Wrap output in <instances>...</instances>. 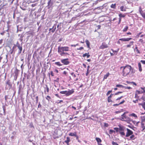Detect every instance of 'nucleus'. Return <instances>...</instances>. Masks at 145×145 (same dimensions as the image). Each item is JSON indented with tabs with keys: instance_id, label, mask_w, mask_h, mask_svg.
<instances>
[{
	"instance_id": "f257e3e1",
	"label": "nucleus",
	"mask_w": 145,
	"mask_h": 145,
	"mask_svg": "<svg viewBox=\"0 0 145 145\" xmlns=\"http://www.w3.org/2000/svg\"><path fill=\"white\" fill-rule=\"evenodd\" d=\"M123 68L122 74V75L125 77L130 74V72L131 69V67L129 65H126L124 66H121L120 67V69Z\"/></svg>"
},
{
	"instance_id": "f03ea898",
	"label": "nucleus",
	"mask_w": 145,
	"mask_h": 145,
	"mask_svg": "<svg viewBox=\"0 0 145 145\" xmlns=\"http://www.w3.org/2000/svg\"><path fill=\"white\" fill-rule=\"evenodd\" d=\"M69 48L67 46H59L58 47L57 52L58 53L65 52H67L69 50Z\"/></svg>"
},
{
	"instance_id": "7ed1b4c3",
	"label": "nucleus",
	"mask_w": 145,
	"mask_h": 145,
	"mask_svg": "<svg viewBox=\"0 0 145 145\" xmlns=\"http://www.w3.org/2000/svg\"><path fill=\"white\" fill-rule=\"evenodd\" d=\"M74 92L73 89H72L71 90H69L68 91H61L60 93L61 94H65L67 96H69L71 94L73 93Z\"/></svg>"
},
{
	"instance_id": "20e7f679",
	"label": "nucleus",
	"mask_w": 145,
	"mask_h": 145,
	"mask_svg": "<svg viewBox=\"0 0 145 145\" xmlns=\"http://www.w3.org/2000/svg\"><path fill=\"white\" fill-rule=\"evenodd\" d=\"M16 46L19 49L18 54L19 55L21 53L22 51V45H20L18 42H17L16 44Z\"/></svg>"
},
{
	"instance_id": "39448f33",
	"label": "nucleus",
	"mask_w": 145,
	"mask_h": 145,
	"mask_svg": "<svg viewBox=\"0 0 145 145\" xmlns=\"http://www.w3.org/2000/svg\"><path fill=\"white\" fill-rule=\"evenodd\" d=\"M119 128L117 127H115L114 128V129L117 132H119V131H123L124 129V128L123 126L119 125Z\"/></svg>"
},
{
	"instance_id": "423d86ee",
	"label": "nucleus",
	"mask_w": 145,
	"mask_h": 145,
	"mask_svg": "<svg viewBox=\"0 0 145 145\" xmlns=\"http://www.w3.org/2000/svg\"><path fill=\"white\" fill-rule=\"evenodd\" d=\"M68 60V58L62 59L61 60V62L65 65H68L70 63Z\"/></svg>"
},
{
	"instance_id": "0eeeda50",
	"label": "nucleus",
	"mask_w": 145,
	"mask_h": 145,
	"mask_svg": "<svg viewBox=\"0 0 145 145\" xmlns=\"http://www.w3.org/2000/svg\"><path fill=\"white\" fill-rule=\"evenodd\" d=\"M127 132L125 136L127 137H129L131 135H132L133 133V132L132 131L128 128L127 129Z\"/></svg>"
},
{
	"instance_id": "6e6552de",
	"label": "nucleus",
	"mask_w": 145,
	"mask_h": 145,
	"mask_svg": "<svg viewBox=\"0 0 145 145\" xmlns=\"http://www.w3.org/2000/svg\"><path fill=\"white\" fill-rule=\"evenodd\" d=\"M53 0H49L48 1L47 5L48 8L49 9L52 7L53 4Z\"/></svg>"
},
{
	"instance_id": "1a4fd4ad",
	"label": "nucleus",
	"mask_w": 145,
	"mask_h": 145,
	"mask_svg": "<svg viewBox=\"0 0 145 145\" xmlns=\"http://www.w3.org/2000/svg\"><path fill=\"white\" fill-rule=\"evenodd\" d=\"M61 56L67 57V56H69L70 54L67 52L58 53Z\"/></svg>"
},
{
	"instance_id": "9d476101",
	"label": "nucleus",
	"mask_w": 145,
	"mask_h": 145,
	"mask_svg": "<svg viewBox=\"0 0 145 145\" xmlns=\"http://www.w3.org/2000/svg\"><path fill=\"white\" fill-rule=\"evenodd\" d=\"M107 47V45L105 43H103L102 44V45L100 46L101 48L102 49H103L105 48H106Z\"/></svg>"
},
{
	"instance_id": "9b49d317",
	"label": "nucleus",
	"mask_w": 145,
	"mask_h": 145,
	"mask_svg": "<svg viewBox=\"0 0 145 145\" xmlns=\"http://www.w3.org/2000/svg\"><path fill=\"white\" fill-rule=\"evenodd\" d=\"M70 141V138L69 137H67V139L65 141V142L66 143L67 145H69V142Z\"/></svg>"
},
{
	"instance_id": "f8f14e48",
	"label": "nucleus",
	"mask_w": 145,
	"mask_h": 145,
	"mask_svg": "<svg viewBox=\"0 0 145 145\" xmlns=\"http://www.w3.org/2000/svg\"><path fill=\"white\" fill-rule=\"evenodd\" d=\"M85 42L86 43L88 48L90 49V43L89 41H88V40H86L85 41Z\"/></svg>"
},
{
	"instance_id": "ddd939ff",
	"label": "nucleus",
	"mask_w": 145,
	"mask_h": 145,
	"mask_svg": "<svg viewBox=\"0 0 145 145\" xmlns=\"http://www.w3.org/2000/svg\"><path fill=\"white\" fill-rule=\"evenodd\" d=\"M128 113V112H125L123 114H122L121 115V118H122L121 119L123 120V119H124V118L125 119H126L127 118V117L125 116V114L126 113Z\"/></svg>"
},
{
	"instance_id": "4468645a",
	"label": "nucleus",
	"mask_w": 145,
	"mask_h": 145,
	"mask_svg": "<svg viewBox=\"0 0 145 145\" xmlns=\"http://www.w3.org/2000/svg\"><path fill=\"white\" fill-rule=\"evenodd\" d=\"M138 65L139 70L140 72H141L142 71V69L141 65V64L140 63H138Z\"/></svg>"
},
{
	"instance_id": "2eb2a0df",
	"label": "nucleus",
	"mask_w": 145,
	"mask_h": 145,
	"mask_svg": "<svg viewBox=\"0 0 145 145\" xmlns=\"http://www.w3.org/2000/svg\"><path fill=\"white\" fill-rule=\"evenodd\" d=\"M89 52H88V53H86L85 54H84L82 56L83 57H85L87 56V58H88L90 56V55H89Z\"/></svg>"
},
{
	"instance_id": "dca6fc26",
	"label": "nucleus",
	"mask_w": 145,
	"mask_h": 145,
	"mask_svg": "<svg viewBox=\"0 0 145 145\" xmlns=\"http://www.w3.org/2000/svg\"><path fill=\"white\" fill-rule=\"evenodd\" d=\"M76 134V132H74V133H71L69 134V135L71 136H74Z\"/></svg>"
},
{
	"instance_id": "f3484780",
	"label": "nucleus",
	"mask_w": 145,
	"mask_h": 145,
	"mask_svg": "<svg viewBox=\"0 0 145 145\" xmlns=\"http://www.w3.org/2000/svg\"><path fill=\"white\" fill-rule=\"evenodd\" d=\"M52 28L53 29L51 31V32L53 33L55 31L56 29V24H54V26H53Z\"/></svg>"
},
{
	"instance_id": "a211bd4d",
	"label": "nucleus",
	"mask_w": 145,
	"mask_h": 145,
	"mask_svg": "<svg viewBox=\"0 0 145 145\" xmlns=\"http://www.w3.org/2000/svg\"><path fill=\"white\" fill-rule=\"evenodd\" d=\"M6 84L8 85L10 87H11L12 86V84L10 82V80H9L7 81L6 82Z\"/></svg>"
},
{
	"instance_id": "6ab92c4d",
	"label": "nucleus",
	"mask_w": 145,
	"mask_h": 145,
	"mask_svg": "<svg viewBox=\"0 0 145 145\" xmlns=\"http://www.w3.org/2000/svg\"><path fill=\"white\" fill-rule=\"evenodd\" d=\"M95 139L98 144H99V143L101 142L102 141L101 139L97 137Z\"/></svg>"
},
{
	"instance_id": "aec40b11",
	"label": "nucleus",
	"mask_w": 145,
	"mask_h": 145,
	"mask_svg": "<svg viewBox=\"0 0 145 145\" xmlns=\"http://www.w3.org/2000/svg\"><path fill=\"white\" fill-rule=\"evenodd\" d=\"M62 24V23H60L59 24L57 25V28L59 30H61V24Z\"/></svg>"
},
{
	"instance_id": "412c9836",
	"label": "nucleus",
	"mask_w": 145,
	"mask_h": 145,
	"mask_svg": "<svg viewBox=\"0 0 145 145\" xmlns=\"http://www.w3.org/2000/svg\"><path fill=\"white\" fill-rule=\"evenodd\" d=\"M109 73H107L106 75H105L104 76L103 80H104L105 79H106L107 78V77L109 76Z\"/></svg>"
},
{
	"instance_id": "4be33fe9",
	"label": "nucleus",
	"mask_w": 145,
	"mask_h": 145,
	"mask_svg": "<svg viewBox=\"0 0 145 145\" xmlns=\"http://www.w3.org/2000/svg\"><path fill=\"white\" fill-rule=\"evenodd\" d=\"M131 72H130V74H134L135 73V69H134V68H132L131 67Z\"/></svg>"
},
{
	"instance_id": "5701e85b",
	"label": "nucleus",
	"mask_w": 145,
	"mask_h": 145,
	"mask_svg": "<svg viewBox=\"0 0 145 145\" xmlns=\"http://www.w3.org/2000/svg\"><path fill=\"white\" fill-rule=\"evenodd\" d=\"M134 42L133 41H131L129 43V44H128L127 45V48H129L130 47L131 45L132 44H133V43Z\"/></svg>"
},
{
	"instance_id": "b1692460",
	"label": "nucleus",
	"mask_w": 145,
	"mask_h": 145,
	"mask_svg": "<svg viewBox=\"0 0 145 145\" xmlns=\"http://www.w3.org/2000/svg\"><path fill=\"white\" fill-rule=\"evenodd\" d=\"M120 9L122 11H125L126 10L125 9H124V6H121L120 7Z\"/></svg>"
},
{
	"instance_id": "393cba45",
	"label": "nucleus",
	"mask_w": 145,
	"mask_h": 145,
	"mask_svg": "<svg viewBox=\"0 0 145 145\" xmlns=\"http://www.w3.org/2000/svg\"><path fill=\"white\" fill-rule=\"evenodd\" d=\"M110 7L112 8H116V4H112L110 6Z\"/></svg>"
},
{
	"instance_id": "a878e982",
	"label": "nucleus",
	"mask_w": 145,
	"mask_h": 145,
	"mask_svg": "<svg viewBox=\"0 0 145 145\" xmlns=\"http://www.w3.org/2000/svg\"><path fill=\"white\" fill-rule=\"evenodd\" d=\"M129 116H133L134 117L136 118H137V116L135 114H134V113H133L131 114H130L129 115Z\"/></svg>"
},
{
	"instance_id": "bb28decb",
	"label": "nucleus",
	"mask_w": 145,
	"mask_h": 145,
	"mask_svg": "<svg viewBox=\"0 0 145 145\" xmlns=\"http://www.w3.org/2000/svg\"><path fill=\"white\" fill-rule=\"evenodd\" d=\"M116 86L117 87H119L120 88H124V86H123L121 84H117L116 85Z\"/></svg>"
},
{
	"instance_id": "cd10ccee",
	"label": "nucleus",
	"mask_w": 145,
	"mask_h": 145,
	"mask_svg": "<svg viewBox=\"0 0 145 145\" xmlns=\"http://www.w3.org/2000/svg\"><path fill=\"white\" fill-rule=\"evenodd\" d=\"M86 2L84 3L83 4H87L90 3L91 1V0H86Z\"/></svg>"
},
{
	"instance_id": "c85d7f7f",
	"label": "nucleus",
	"mask_w": 145,
	"mask_h": 145,
	"mask_svg": "<svg viewBox=\"0 0 145 145\" xmlns=\"http://www.w3.org/2000/svg\"><path fill=\"white\" fill-rule=\"evenodd\" d=\"M141 122H143L145 121V116L141 117Z\"/></svg>"
},
{
	"instance_id": "c756f323",
	"label": "nucleus",
	"mask_w": 145,
	"mask_h": 145,
	"mask_svg": "<svg viewBox=\"0 0 145 145\" xmlns=\"http://www.w3.org/2000/svg\"><path fill=\"white\" fill-rule=\"evenodd\" d=\"M2 108L3 109V113H4V115H5V110H6V108H5V106L4 105H3V106H2Z\"/></svg>"
},
{
	"instance_id": "7c9ffc66",
	"label": "nucleus",
	"mask_w": 145,
	"mask_h": 145,
	"mask_svg": "<svg viewBox=\"0 0 145 145\" xmlns=\"http://www.w3.org/2000/svg\"><path fill=\"white\" fill-rule=\"evenodd\" d=\"M55 64L57 65H58L59 66H61L62 65V64H61L59 62H55Z\"/></svg>"
},
{
	"instance_id": "2f4dec72",
	"label": "nucleus",
	"mask_w": 145,
	"mask_h": 145,
	"mask_svg": "<svg viewBox=\"0 0 145 145\" xmlns=\"http://www.w3.org/2000/svg\"><path fill=\"white\" fill-rule=\"evenodd\" d=\"M128 28V27L127 26H126L123 29V32H125L127 31Z\"/></svg>"
},
{
	"instance_id": "473e14b6",
	"label": "nucleus",
	"mask_w": 145,
	"mask_h": 145,
	"mask_svg": "<svg viewBox=\"0 0 145 145\" xmlns=\"http://www.w3.org/2000/svg\"><path fill=\"white\" fill-rule=\"evenodd\" d=\"M22 85H20L19 86V90H18L19 93L21 91L22 89Z\"/></svg>"
},
{
	"instance_id": "72a5a7b5",
	"label": "nucleus",
	"mask_w": 145,
	"mask_h": 145,
	"mask_svg": "<svg viewBox=\"0 0 145 145\" xmlns=\"http://www.w3.org/2000/svg\"><path fill=\"white\" fill-rule=\"evenodd\" d=\"M132 39V38H125V41H128Z\"/></svg>"
},
{
	"instance_id": "f704fd0d",
	"label": "nucleus",
	"mask_w": 145,
	"mask_h": 145,
	"mask_svg": "<svg viewBox=\"0 0 145 145\" xmlns=\"http://www.w3.org/2000/svg\"><path fill=\"white\" fill-rule=\"evenodd\" d=\"M46 99L49 101L51 99V98L49 96L47 95L46 97Z\"/></svg>"
},
{
	"instance_id": "c9c22d12",
	"label": "nucleus",
	"mask_w": 145,
	"mask_h": 145,
	"mask_svg": "<svg viewBox=\"0 0 145 145\" xmlns=\"http://www.w3.org/2000/svg\"><path fill=\"white\" fill-rule=\"evenodd\" d=\"M119 18H121V17H124L125 16L124 15L120 13L119 14Z\"/></svg>"
},
{
	"instance_id": "e433bc0d",
	"label": "nucleus",
	"mask_w": 145,
	"mask_h": 145,
	"mask_svg": "<svg viewBox=\"0 0 145 145\" xmlns=\"http://www.w3.org/2000/svg\"><path fill=\"white\" fill-rule=\"evenodd\" d=\"M5 100L7 101L8 99H10V97H9V96L8 95H5Z\"/></svg>"
},
{
	"instance_id": "4c0bfd02",
	"label": "nucleus",
	"mask_w": 145,
	"mask_h": 145,
	"mask_svg": "<svg viewBox=\"0 0 145 145\" xmlns=\"http://www.w3.org/2000/svg\"><path fill=\"white\" fill-rule=\"evenodd\" d=\"M141 15L142 16V17L145 18V14L143 12H142L141 13H140Z\"/></svg>"
},
{
	"instance_id": "58836bf2",
	"label": "nucleus",
	"mask_w": 145,
	"mask_h": 145,
	"mask_svg": "<svg viewBox=\"0 0 145 145\" xmlns=\"http://www.w3.org/2000/svg\"><path fill=\"white\" fill-rule=\"evenodd\" d=\"M112 90L108 91L106 94V95L107 96H108L110 94V93L112 92Z\"/></svg>"
},
{
	"instance_id": "ea45409f",
	"label": "nucleus",
	"mask_w": 145,
	"mask_h": 145,
	"mask_svg": "<svg viewBox=\"0 0 145 145\" xmlns=\"http://www.w3.org/2000/svg\"><path fill=\"white\" fill-rule=\"evenodd\" d=\"M45 88L46 89V90L47 92L48 93L49 91V88L47 85H46Z\"/></svg>"
},
{
	"instance_id": "a19ab883",
	"label": "nucleus",
	"mask_w": 145,
	"mask_h": 145,
	"mask_svg": "<svg viewBox=\"0 0 145 145\" xmlns=\"http://www.w3.org/2000/svg\"><path fill=\"white\" fill-rule=\"evenodd\" d=\"M107 101H108V103H110V102H112V100L111 99V98H110L108 97Z\"/></svg>"
},
{
	"instance_id": "79ce46f5",
	"label": "nucleus",
	"mask_w": 145,
	"mask_h": 145,
	"mask_svg": "<svg viewBox=\"0 0 145 145\" xmlns=\"http://www.w3.org/2000/svg\"><path fill=\"white\" fill-rule=\"evenodd\" d=\"M119 132L120 133V134L124 136L125 135V133L123 131H119Z\"/></svg>"
},
{
	"instance_id": "37998d69",
	"label": "nucleus",
	"mask_w": 145,
	"mask_h": 145,
	"mask_svg": "<svg viewBox=\"0 0 145 145\" xmlns=\"http://www.w3.org/2000/svg\"><path fill=\"white\" fill-rule=\"evenodd\" d=\"M115 131H114V130H113L112 129H110V130H109V133L110 134H112L113 132H115Z\"/></svg>"
},
{
	"instance_id": "c03bdc74",
	"label": "nucleus",
	"mask_w": 145,
	"mask_h": 145,
	"mask_svg": "<svg viewBox=\"0 0 145 145\" xmlns=\"http://www.w3.org/2000/svg\"><path fill=\"white\" fill-rule=\"evenodd\" d=\"M136 93H137L138 94H140L143 93V92L142 91H140L137 90Z\"/></svg>"
},
{
	"instance_id": "a18cd8bd",
	"label": "nucleus",
	"mask_w": 145,
	"mask_h": 145,
	"mask_svg": "<svg viewBox=\"0 0 145 145\" xmlns=\"http://www.w3.org/2000/svg\"><path fill=\"white\" fill-rule=\"evenodd\" d=\"M135 135H131L130 137V139H134Z\"/></svg>"
},
{
	"instance_id": "49530a36",
	"label": "nucleus",
	"mask_w": 145,
	"mask_h": 145,
	"mask_svg": "<svg viewBox=\"0 0 145 145\" xmlns=\"http://www.w3.org/2000/svg\"><path fill=\"white\" fill-rule=\"evenodd\" d=\"M139 11L140 13H141L142 12H143L142 10V8L141 7H139Z\"/></svg>"
},
{
	"instance_id": "de8ad7c7",
	"label": "nucleus",
	"mask_w": 145,
	"mask_h": 145,
	"mask_svg": "<svg viewBox=\"0 0 145 145\" xmlns=\"http://www.w3.org/2000/svg\"><path fill=\"white\" fill-rule=\"evenodd\" d=\"M112 145H119L116 142H115L113 141H112Z\"/></svg>"
},
{
	"instance_id": "09e8293b",
	"label": "nucleus",
	"mask_w": 145,
	"mask_h": 145,
	"mask_svg": "<svg viewBox=\"0 0 145 145\" xmlns=\"http://www.w3.org/2000/svg\"><path fill=\"white\" fill-rule=\"evenodd\" d=\"M140 99L143 100L144 101H145V97L144 96V95H143L142 97L140 98Z\"/></svg>"
},
{
	"instance_id": "8fccbe9b",
	"label": "nucleus",
	"mask_w": 145,
	"mask_h": 145,
	"mask_svg": "<svg viewBox=\"0 0 145 145\" xmlns=\"http://www.w3.org/2000/svg\"><path fill=\"white\" fill-rule=\"evenodd\" d=\"M37 3H33L32 4L31 6L33 7H35V6H37Z\"/></svg>"
},
{
	"instance_id": "3c124183",
	"label": "nucleus",
	"mask_w": 145,
	"mask_h": 145,
	"mask_svg": "<svg viewBox=\"0 0 145 145\" xmlns=\"http://www.w3.org/2000/svg\"><path fill=\"white\" fill-rule=\"evenodd\" d=\"M123 96H121L120 97H119L118 98H117L116 99V101H118V100H119L120 99H121L122 98H123Z\"/></svg>"
},
{
	"instance_id": "603ef678",
	"label": "nucleus",
	"mask_w": 145,
	"mask_h": 145,
	"mask_svg": "<svg viewBox=\"0 0 145 145\" xmlns=\"http://www.w3.org/2000/svg\"><path fill=\"white\" fill-rule=\"evenodd\" d=\"M119 40L125 41V38H123L120 39H119Z\"/></svg>"
},
{
	"instance_id": "864d4df0",
	"label": "nucleus",
	"mask_w": 145,
	"mask_h": 145,
	"mask_svg": "<svg viewBox=\"0 0 145 145\" xmlns=\"http://www.w3.org/2000/svg\"><path fill=\"white\" fill-rule=\"evenodd\" d=\"M124 88H125V89H130L132 88L130 87H124Z\"/></svg>"
},
{
	"instance_id": "5fc2aeb1",
	"label": "nucleus",
	"mask_w": 145,
	"mask_h": 145,
	"mask_svg": "<svg viewBox=\"0 0 145 145\" xmlns=\"http://www.w3.org/2000/svg\"><path fill=\"white\" fill-rule=\"evenodd\" d=\"M140 105L145 106V102H144L143 103L139 104Z\"/></svg>"
},
{
	"instance_id": "6e6d98bb",
	"label": "nucleus",
	"mask_w": 145,
	"mask_h": 145,
	"mask_svg": "<svg viewBox=\"0 0 145 145\" xmlns=\"http://www.w3.org/2000/svg\"><path fill=\"white\" fill-rule=\"evenodd\" d=\"M89 70L88 69H87L86 73V75L87 76L89 74Z\"/></svg>"
},
{
	"instance_id": "4d7b16f0",
	"label": "nucleus",
	"mask_w": 145,
	"mask_h": 145,
	"mask_svg": "<svg viewBox=\"0 0 145 145\" xmlns=\"http://www.w3.org/2000/svg\"><path fill=\"white\" fill-rule=\"evenodd\" d=\"M118 50H119V49H118V50H117V51H116V50H114L112 49H111V50H112V51H113V52H114V54H115V53H117V52L118 51Z\"/></svg>"
},
{
	"instance_id": "13d9d810",
	"label": "nucleus",
	"mask_w": 145,
	"mask_h": 145,
	"mask_svg": "<svg viewBox=\"0 0 145 145\" xmlns=\"http://www.w3.org/2000/svg\"><path fill=\"white\" fill-rule=\"evenodd\" d=\"M140 62L144 64H145V60H141L140 61Z\"/></svg>"
},
{
	"instance_id": "bf43d9fd",
	"label": "nucleus",
	"mask_w": 145,
	"mask_h": 145,
	"mask_svg": "<svg viewBox=\"0 0 145 145\" xmlns=\"http://www.w3.org/2000/svg\"><path fill=\"white\" fill-rule=\"evenodd\" d=\"M125 102V101L124 100H123L122 101H121V102H120L119 104L120 105L123 104Z\"/></svg>"
},
{
	"instance_id": "052dcab7",
	"label": "nucleus",
	"mask_w": 145,
	"mask_h": 145,
	"mask_svg": "<svg viewBox=\"0 0 145 145\" xmlns=\"http://www.w3.org/2000/svg\"><path fill=\"white\" fill-rule=\"evenodd\" d=\"M141 127H142V128H143L144 127V123H143V122H141Z\"/></svg>"
},
{
	"instance_id": "680f3d73",
	"label": "nucleus",
	"mask_w": 145,
	"mask_h": 145,
	"mask_svg": "<svg viewBox=\"0 0 145 145\" xmlns=\"http://www.w3.org/2000/svg\"><path fill=\"white\" fill-rule=\"evenodd\" d=\"M36 103H37L38 102V96H37L36 97Z\"/></svg>"
},
{
	"instance_id": "e2e57ef3",
	"label": "nucleus",
	"mask_w": 145,
	"mask_h": 145,
	"mask_svg": "<svg viewBox=\"0 0 145 145\" xmlns=\"http://www.w3.org/2000/svg\"><path fill=\"white\" fill-rule=\"evenodd\" d=\"M16 47V44H14V46H13L12 48V50H14Z\"/></svg>"
},
{
	"instance_id": "0e129e2a",
	"label": "nucleus",
	"mask_w": 145,
	"mask_h": 145,
	"mask_svg": "<svg viewBox=\"0 0 145 145\" xmlns=\"http://www.w3.org/2000/svg\"><path fill=\"white\" fill-rule=\"evenodd\" d=\"M84 49V48L83 47H81L79 48H77V50H81L82 49Z\"/></svg>"
},
{
	"instance_id": "69168bd1",
	"label": "nucleus",
	"mask_w": 145,
	"mask_h": 145,
	"mask_svg": "<svg viewBox=\"0 0 145 145\" xmlns=\"http://www.w3.org/2000/svg\"><path fill=\"white\" fill-rule=\"evenodd\" d=\"M41 107V105H40V102L39 103V105L38 106V108H39Z\"/></svg>"
},
{
	"instance_id": "338daca9",
	"label": "nucleus",
	"mask_w": 145,
	"mask_h": 145,
	"mask_svg": "<svg viewBox=\"0 0 145 145\" xmlns=\"http://www.w3.org/2000/svg\"><path fill=\"white\" fill-rule=\"evenodd\" d=\"M71 74L74 77H76V75L75 74H74V73L73 72L71 73Z\"/></svg>"
},
{
	"instance_id": "774afa93",
	"label": "nucleus",
	"mask_w": 145,
	"mask_h": 145,
	"mask_svg": "<svg viewBox=\"0 0 145 145\" xmlns=\"http://www.w3.org/2000/svg\"><path fill=\"white\" fill-rule=\"evenodd\" d=\"M50 74L52 76H54V74L52 71L51 72Z\"/></svg>"
}]
</instances>
